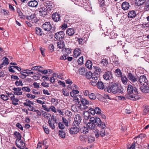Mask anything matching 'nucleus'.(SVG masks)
<instances>
[{
  "mask_svg": "<svg viewBox=\"0 0 149 149\" xmlns=\"http://www.w3.org/2000/svg\"><path fill=\"white\" fill-rule=\"evenodd\" d=\"M127 95L126 96L127 98L131 100L135 101L140 98V96L138 95L136 88L131 84H129L127 87Z\"/></svg>",
  "mask_w": 149,
  "mask_h": 149,
  "instance_id": "obj_1",
  "label": "nucleus"
},
{
  "mask_svg": "<svg viewBox=\"0 0 149 149\" xmlns=\"http://www.w3.org/2000/svg\"><path fill=\"white\" fill-rule=\"evenodd\" d=\"M104 90L105 92L112 93L114 94L123 93V89L118 83H115L108 86L104 87Z\"/></svg>",
  "mask_w": 149,
  "mask_h": 149,
  "instance_id": "obj_2",
  "label": "nucleus"
},
{
  "mask_svg": "<svg viewBox=\"0 0 149 149\" xmlns=\"http://www.w3.org/2000/svg\"><path fill=\"white\" fill-rule=\"evenodd\" d=\"M90 121L94 122L96 123L97 126L100 127L101 128H105L106 126L104 122H102L100 118L98 117L94 116L90 118Z\"/></svg>",
  "mask_w": 149,
  "mask_h": 149,
  "instance_id": "obj_3",
  "label": "nucleus"
},
{
  "mask_svg": "<svg viewBox=\"0 0 149 149\" xmlns=\"http://www.w3.org/2000/svg\"><path fill=\"white\" fill-rule=\"evenodd\" d=\"M80 102L81 104H80V107L81 110L87 109L89 105L91 104V102L85 98H81Z\"/></svg>",
  "mask_w": 149,
  "mask_h": 149,
  "instance_id": "obj_4",
  "label": "nucleus"
},
{
  "mask_svg": "<svg viewBox=\"0 0 149 149\" xmlns=\"http://www.w3.org/2000/svg\"><path fill=\"white\" fill-rule=\"evenodd\" d=\"M127 77L129 80L133 83V85L136 84L138 80L137 76L131 72H127Z\"/></svg>",
  "mask_w": 149,
  "mask_h": 149,
  "instance_id": "obj_5",
  "label": "nucleus"
},
{
  "mask_svg": "<svg viewBox=\"0 0 149 149\" xmlns=\"http://www.w3.org/2000/svg\"><path fill=\"white\" fill-rule=\"evenodd\" d=\"M140 84L142 86L147 85L148 84V81L145 75H142L140 76L138 78V82L137 83Z\"/></svg>",
  "mask_w": 149,
  "mask_h": 149,
  "instance_id": "obj_6",
  "label": "nucleus"
},
{
  "mask_svg": "<svg viewBox=\"0 0 149 149\" xmlns=\"http://www.w3.org/2000/svg\"><path fill=\"white\" fill-rule=\"evenodd\" d=\"M79 125L73 124L69 130L70 133L72 134H77L79 131Z\"/></svg>",
  "mask_w": 149,
  "mask_h": 149,
  "instance_id": "obj_7",
  "label": "nucleus"
},
{
  "mask_svg": "<svg viewBox=\"0 0 149 149\" xmlns=\"http://www.w3.org/2000/svg\"><path fill=\"white\" fill-rule=\"evenodd\" d=\"M44 5L47 9L48 11H50L54 9V4L53 2L47 1L44 2Z\"/></svg>",
  "mask_w": 149,
  "mask_h": 149,
  "instance_id": "obj_8",
  "label": "nucleus"
},
{
  "mask_svg": "<svg viewBox=\"0 0 149 149\" xmlns=\"http://www.w3.org/2000/svg\"><path fill=\"white\" fill-rule=\"evenodd\" d=\"M65 34L63 31H61L56 33L54 35V38L57 40H60V39H62L64 38L65 37Z\"/></svg>",
  "mask_w": 149,
  "mask_h": 149,
  "instance_id": "obj_9",
  "label": "nucleus"
},
{
  "mask_svg": "<svg viewBox=\"0 0 149 149\" xmlns=\"http://www.w3.org/2000/svg\"><path fill=\"white\" fill-rule=\"evenodd\" d=\"M42 27L44 30L47 31H50L52 29V25L49 22H45L42 25Z\"/></svg>",
  "mask_w": 149,
  "mask_h": 149,
  "instance_id": "obj_10",
  "label": "nucleus"
},
{
  "mask_svg": "<svg viewBox=\"0 0 149 149\" xmlns=\"http://www.w3.org/2000/svg\"><path fill=\"white\" fill-rule=\"evenodd\" d=\"M40 14V16L44 17L47 15V9L45 6L40 7L38 9Z\"/></svg>",
  "mask_w": 149,
  "mask_h": 149,
  "instance_id": "obj_11",
  "label": "nucleus"
},
{
  "mask_svg": "<svg viewBox=\"0 0 149 149\" xmlns=\"http://www.w3.org/2000/svg\"><path fill=\"white\" fill-rule=\"evenodd\" d=\"M82 120L81 117L79 114L76 115L74 118V121L73 124L79 125L80 124Z\"/></svg>",
  "mask_w": 149,
  "mask_h": 149,
  "instance_id": "obj_12",
  "label": "nucleus"
},
{
  "mask_svg": "<svg viewBox=\"0 0 149 149\" xmlns=\"http://www.w3.org/2000/svg\"><path fill=\"white\" fill-rule=\"evenodd\" d=\"M61 15L57 12L53 13L52 15V19L55 22H58L60 19Z\"/></svg>",
  "mask_w": 149,
  "mask_h": 149,
  "instance_id": "obj_13",
  "label": "nucleus"
},
{
  "mask_svg": "<svg viewBox=\"0 0 149 149\" xmlns=\"http://www.w3.org/2000/svg\"><path fill=\"white\" fill-rule=\"evenodd\" d=\"M13 136L15 138H17L15 141V144H17V142H19L22 137L21 134L19 132L17 131L15 132L13 134Z\"/></svg>",
  "mask_w": 149,
  "mask_h": 149,
  "instance_id": "obj_14",
  "label": "nucleus"
},
{
  "mask_svg": "<svg viewBox=\"0 0 149 149\" xmlns=\"http://www.w3.org/2000/svg\"><path fill=\"white\" fill-rule=\"evenodd\" d=\"M103 77L104 79L106 80H109L112 78V72L108 71L106 72L103 75Z\"/></svg>",
  "mask_w": 149,
  "mask_h": 149,
  "instance_id": "obj_15",
  "label": "nucleus"
},
{
  "mask_svg": "<svg viewBox=\"0 0 149 149\" xmlns=\"http://www.w3.org/2000/svg\"><path fill=\"white\" fill-rule=\"evenodd\" d=\"M21 88H13V90L15 91L13 92V93L16 95H22V92H20L21 90Z\"/></svg>",
  "mask_w": 149,
  "mask_h": 149,
  "instance_id": "obj_16",
  "label": "nucleus"
},
{
  "mask_svg": "<svg viewBox=\"0 0 149 149\" xmlns=\"http://www.w3.org/2000/svg\"><path fill=\"white\" fill-rule=\"evenodd\" d=\"M140 89L143 93H148L149 92V85H144L140 86Z\"/></svg>",
  "mask_w": 149,
  "mask_h": 149,
  "instance_id": "obj_17",
  "label": "nucleus"
},
{
  "mask_svg": "<svg viewBox=\"0 0 149 149\" xmlns=\"http://www.w3.org/2000/svg\"><path fill=\"white\" fill-rule=\"evenodd\" d=\"M57 44L58 48L60 49H64L65 45L64 41L62 40H60L57 42Z\"/></svg>",
  "mask_w": 149,
  "mask_h": 149,
  "instance_id": "obj_18",
  "label": "nucleus"
},
{
  "mask_svg": "<svg viewBox=\"0 0 149 149\" xmlns=\"http://www.w3.org/2000/svg\"><path fill=\"white\" fill-rule=\"evenodd\" d=\"M74 4L79 6H82V5L84 7L88 5V3L84 2V0H76V1L74 2Z\"/></svg>",
  "mask_w": 149,
  "mask_h": 149,
  "instance_id": "obj_19",
  "label": "nucleus"
},
{
  "mask_svg": "<svg viewBox=\"0 0 149 149\" xmlns=\"http://www.w3.org/2000/svg\"><path fill=\"white\" fill-rule=\"evenodd\" d=\"M75 33L74 30L72 28H68L66 31V34L69 36H73Z\"/></svg>",
  "mask_w": 149,
  "mask_h": 149,
  "instance_id": "obj_20",
  "label": "nucleus"
},
{
  "mask_svg": "<svg viewBox=\"0 0 149 149\" xmlns=\"http://www.w3.org/2000/svg\"><path fill=\"white\" fill-rule=\"evenodd\" d=\"M27 4L30 7H36L38 5V2L36 0H34L29 1Z\"/></svg>",
  "mask_w": 149,
  "mask_h": 149,
  "instance_id": "obj_21",
  "label": "nucleus"
},
{
  "mask_svg": "<svg viewBox=\"0 0 149 149\" xmlns=\"http://www.w3.org/2000/svg\"><path fill=\"white\" fill-rule=\"evenodd\" d=\"M130 6L129 3L126 1L123 2L121 5L122 8L124 10H128Z\"/></svg>",
  "mask_w": 149,
  "mask_h": 149,
  "instance_id": "obj_22",
  "label": "nucleus"
},
{
  "mask_svg": "<svg viewBox=\"0 0 149 149\" xmlns=\"http://www.w3.org/2000/svg\"><path fill=\"white\" fill-rule=\"evenodd\" d=\"M81 52V51L79 48L75 49L74 52V57L77 58L80 55Z\"/></svg>",
  "mask_w": 149,
  "mask_h": 149,
  "instance_id": "obj_23",
  "label": "nucleus"
},
{
  "mask_svg": "<svg viewBox=\"0 0 149 149\" xmlns=\"http://www.w3.org/2000/svg\"><path fill=\"white\" fill-rule=\"evenodd\" d=\"M87 125L88 127L90 130H94L95 128L96 125L94 122H88L87 123Z\"/></svg>",
  "mask_w": 149,
  "mask_h": 149,
  "instance_id": "obj_24",
  "label": "nucleus"
},
{
  "mask_svg": "<svg viewBox=\"0 0 149 149\" xmlns=\"http://www.w3.org/2000/svg\"><path fill=\"white\" fill-rule=\"evenodd\" d=\"M136 14L135 11L131 10L130 11L128 14V17L129 18H133L136 16Z\"/></svg>",
  "mask_w": 149,
  "mask_h": 149,
  "instance_id": "obj_25",
  "label": "nucleus"
},
{
  "mask_svg": "<svg viewBox=\"0 0 149 149\" xmlns=\"http://www.w3.org/2000/svg\"><path fill=\"white\" fill-rule=\"evenodd\" d=\"M35 32L36 34L39 36H41L42 35L43 31L40 28L36 27L35 29Z\"/></svg>",
  "mask_w": 149,
  "mask_h": 149,
  "instance_id": "obj_26",
  "label": "nucleus"
},
{
  "mask_svg": "<svg viewBox=\"0 0 149 149\" xmlns=\"http://www.w3.org/2000/svg\"><path fill=\"white\" fill-rule=\"evenodd\" d=\"M114 72L116 76L120 78L123 76L122 72L119 68L116 69Z\"/></svg>",
  "mask_w": 149,
  "mask_h": 149,
  "instance_id": "obj_27",
  "label": "nucleus"
},
{
  "mask_svg": "<svg viewBox=\"0 0 149 149\" xmlns=\"http://www.w3.org/2000/svg\"><path fill=\"white\" fill-rule=\"evenodd\" d=\"M79 139L80 140L83 142H86L88 140V136L86 134H83L79 136Z\"/></svg>",
  "mask_w": 149,
  "mask_h": 149,
  "instance_id": "obj_28",
  "label": "nucleus"
},
{
  "mask_svg": "<svg viewBox=\"0 0 149 149\" xmlns=\"http://www.w3.org/2000/svg\"><path fill=\"white\" fill-rule=\"evenodd\" d=\"M97 87L99 89H103L104 86L103 82L100 80V79L98 80L97 84Z\"/></svg>",
  "mask_w": 149,
  "mask_h": 149,
  "instance_id": "obj_29",
  "label": "nucleus"
},
{
  "mask_svg": "<svg viewBox=\"0 0 149 149\" xmlns=\"http://www.w3.org/2000/svg\"><path fill=\"white\" fill-rule=\"evenodd\" d=\"M120 78H121V80L123 84L125 85L126 84L128 81L127 77L125 75H123Z\"/></svg>",
  "mask_w": 149,
  "mask_h": 149,
  "instance_id": "obj_30",
  "label": "nucleus"
},
{
  "mask_svg": "<svg viewBox=\"0 0 149 149\" xmlns=\"http://www.w3.org/2000/svg\"><path fill=\"white\" fill-rule=\"evenodd\" d=\"M86 71V70L84 67L80 68L79 70V73L81 75H85Z\"/></svg>",
  "mask_w": 149,
  "mask_h": 149,
  "instance_id": "obj_31",
  "label": "nucleus"
},
{
  "mask_svg": "<svg viewBox=\"0 0 149 149\" xmlns=\"http://www.w3.org/2000/svg\"><path fill=\"white\" fill-rule=\"evenodd\" d=\"M80 109V106H78L75 104L73 105L71 107V109L74 112H78Z\"/></svg>",
  "mask_w": 149,
  "mask_h": 149,
  "instance_id": "obj_32",
  "label": "nucleus"
},
{
  "mask_svg": "<svg viewBox=\"0 0 149 149\" xmlns=\"http://www.w3.org/2000/svg\"><path fill=\"white\" fill-rule=\"evenodd\" d=\"M99 74L96 72H94L92 73L91 78L92 79H94L95 80L99 79Z\"/></svg>",
  "mask_w": 149,
  "mask_h": 149,
  "instance_id": "obj_33",
  "label": "nucleus"
},
{
  "mask_svg": "<svg viewBox=\"0 0 149 149\" xmlns=\"http://www.w3.org/2000/svg\"><path fill=\"white\" fill-rule=\"evenodd\" d=\"M79 91L78 90H73L72 91L70 92L71 96L72 97H76V94L79 93Z\"/></svg>",
  "mask_w": 149,
  "mask_h": 149,
  "instance_id": "obj_34",
  "label": "nucleus"
},
{
  "mask_svg": "<svg viewBox=\"0 0 149 149\" xmlns=\"http://www.w3.org/2000/svg\"><path fill=\"white\" fill-rule=\"evenodd\" d=\"M86 66L89 69H91L92 68V63L91 61L90 60L87 61L86 64Z\"/></svg>",
  "mask_w": 149,
  "mask_h": 149,
  "instance_id": "obj_35",
  "label": "nucleus"
},
{
  "mask_svg": "<svg viewBox=\"0 0 149 149\" xmlns=\"http://www.w3.org/2000/svg\"><path fill=\"white\" fill-rule=\"evenodd\" d=\"M20 149H24L25 147V143H22L19 144V142H17V144H15Z\"/></svg>",
  "mask_w": 149,
  "mask_h": 149,
  "instance_id": "obj_36",
  "label": "nucleus"
},
{
  "mask_svg": "<svg viewBox=\"0 0 149 149\" xmlns=\"http://www.w3.org/2000/svg\"><path fill=\"white\" fill-rule=\"evenodd\" d=\"M52 119H50L48 120V123L49 124V127L51 128L54 129L55 128V126L54 125V123L52 122Z\"/></svg>",
  "mask_w": 149,
  "mask_h": 149,
  "instance_id": "obj_37",
  "label": "nucleus"
},
{
  "mask_svg": "<svg viewBox=\"0 0 149 149\" xmlns=\"http://www.w3.org/2000/svg\"><path fill=\"white\" fill-rule=\"evenodd\" d=\"M80 130L81 132L83 133L84 134L86 133L88 131V128L85 127H82L80 129Z\"/></svg>",
  "mask_w": 149,
  "mask_h": 149,
  "instance_id": "obj_38",
  "label": "nucleus"
},
{
  "mask_svg": "<svg viewBox=\"0 0 149 149\" xmlns=\"http://www.w3.org/2000/svg\"><path fill=\"white\" fill-rule=\"evenodd\" d=\"M48 50L49 53H52L54 51V46L53 44H51L49 46Z\"/></svg>",
  "mask_w": 149,
  "mask_h": 149,
  "instance_id": "obj_39",
  "label": "nucleus"
},
{
  "mask_svg": "<svg viewBox=\"0 0 149 149\" xmlns=\"http://www.w3.org/2000/svg\"><path fill=\"white\" fill-rule=\"evenodd\" d=\"M98 80H95L94 79H92V80L90 82V83L91 85L94 86H97V84L98 82Z\"/></svg>",
  "mask_w": 149,
  "mask_h": 149,
  "instance_id": "obj_40",
  "label": "nucleus"
},
{
  "mask_svg": "<svg viewBox=\"0 0 149 149\" xmlns=\"http://www.w3.org/2000/svg\"><path fill=\"white\" fill-rule=\"evenodd\" d=\"M36 18L35 17V16L31 15L30 16H25L24 19H26L27 20H29V21L30 22L31 21L33 20V19Z\"/></svg>",
  "mask_w": 149,
  "mask_h": 149,
  "instance_id": "obj_41",
  "label": "nucleus"
},
{
  "mask_svg": "<svg viewBox=\"0 0 149 149\" xmlns=\"http://www.w3.org/2000/svg\"><path fill=\"white\" fill-rule=\"evenodd\" d=\"M85 74L86 78L88 79H90L91 78L92 73L90 71H89L88 72H86Z\"/></svg>",
  "mask_w": 149,
  "mask_h": 149,
  "instance_id": "obj_42",
  "label": "nucleus"
},
{
  "mask_svg": "<svg viewBox=\"0 0 149 149\" xmlns=\"http://www.w3.org/2000/svg\"><path fill=\"white\" fill-rule=\"evenodd\" d=\"M89 97L91 100H95L96 98V96L93 93H91L89 95Z\"/></svg>",
  "mask_w": 149,
  "mask_h": 149,
  "instance_id": "obj_43",
  "label": "nucleus"
},
{
  "mask_svg": "<svg viewBox=\"0 0 149 149\" xmlns=\"http://www.w3.org/2000/svg\"><path fill=\"white\" fill-rule=\"evenodd\" d=\"M94 132L95 133V135L96 138H98L100 135V131L96 129L95 130Z\"/></svg>",
  "mask_w": 149,
  "mask_h": 149,
  "instance_id": "obj_44",
  "label": "nucleus"
},
{
  "mask_svg": "<svg viewBox=\"0 0 149 149\" xmlns=\"http://www.w3.org/2000/svg\"><path fill=\"white\" fill-rule=\"evenodd\" d=\"M59 133L61 138H64L65 137V133L62 130H60L59 132Z\"/></svg>",
  "mask_w": 149,
  "mask_h": 149,
  "instance_id": "obj_45",
  "label": "nucleus"
},
{
  "mask_svg": "<svg viewBox=\"0 0 149 149\" xmlns=\"http://www.w3.org/2000/svg\"><path fill=\"white\" fill-rule=\"evenodd\" d=\"M143 113L145 114H147L149 112V106H145V109H144Z\"/></svg>",
  "mask_w": 149,
  "mask_h": 149,
  "instance_id": "obj_46",
  "label": "nucleus"
},
{
  "mask_svg": "<svg viewBox=\"0 0 149 149\" xmlns=\"http://www.w3.org/2000/svg\"><path fill=\"white\" fill-rule=\"evenodd\" d=\"M22 89L23 91L27 92H29L31 91L30 88L27 86L23 87Z\"/></svg>",
  "mask_w": 149,
  "mask_h": 149,
  "instance_id": "obj_47",
  "label": "nucleus"
},
{
  "mask_svg": "<svg viewBox=\"0 0 149 149\" xmlns=\"http://www.w3.org/2000/svg\"><path fill=\"white\" fill-rule=\"evenodd\" d=\"M40 50L42 55L44 57L45 56V48H42L41 47H40Z\"/></svg>",
  "mask_w": 149,
  "mask_h": 149,
  "instance_id": "obj_48",
  "label": "nucleus"
},
{
  "mask_svg": "<svg viewBox=\"0 0 149 149\" xmlns=\"http://www.w3.org/2000/svg\"><path fill=\"white\" fill-rule=\"evenodd\" d=\"M101 63L104 66H107V65L108 64V61L107 60L105 59H103L102 60Z\"/></svg>",
  "mask_w": 149,
  "mask_h": 149,
  "instance_id": "obj_49",
  "label": "nucleus"
},
{
  "mask_svg": "<svg viewBox=\"0 0 149 149\" xmlns=\"http://www.w3.org/2000/svg\"><path fill=\"white\" fill-rule=\"evenodd\" d=\"M15 85L17 86H22L23 85L22 81V80L16 81L15 82Z\"/></svg>",
  "mask_w": 149,
  "mask_h": 149,
  "instance_id": "obj_50",
  "label": "nucleus"
},
{
  "mask_svg": "<svg viewBox=\"0 0 149 149\" xmlns=\"http://www.w3.org/2000/svg\"><path fill=\"white\" fill-rule=\"evenodd\" d=\"M88 142L89 143H91L94 142L95 140V138L94 137L90 136L88 137Z\"/></svg>",
  "mask_w": 149,
  "mask_h": 149,
  "instance_id": "obj_51",
  "label": "nucleus"
},
{
  "mask_svg": "<svg viewBox=\"0 0 149 149\" xmlns=\"http://www.w3.org/2000/svg\"><path fill=\"white\" fill-rule=\"evenodd\" d=\"M58 127L60 129H63L64 128L65 126L63 122H60L58 124Z\"/></svg>",
  "mask_w": 149,
  "mask_h": 149,
  "instance_id": "obj_52",
  "label": "nucleus"
},
{
  "mask_svg": "<svg viewBox=\"0 0 149 149\" xmlns=\"http://www.w3.org/2000/svg\"><path fill=\"white\" fill-rule=\"evenodd\" d=\"M25 72H24L23 71L21 72L20 74L19 75V77L22 78V79L25 78L26 77V76L25 74Z\"/></svg>",
  "mask_w": 149,
  "mask_h": 149,
  "instance_id": "obj_53",
  "label": "nucleus"
},
{
  "mask_svg": "<svg viewBox=\"0 0 149 149\" xmlns=\"http://www.w3.org/2000/svg\"><path fill=\"white\" fill-rule=\"evenodd\" d=\"M62 119L63 123H64L66 126H68V121L66 119L63 117L62 118Z\"/></svg>",
  "mask_w": 149,
  "mask_h": 149,
  "instance_id": "obj_54",
  "label": "nucleus"
},
{
  "mask_svg": "<svg viewBox=\"0 0 149 149\" xmlns=\"http://www.w3.org/2000/svg\"><path fill=\"white\" fill-rule=\"evenodd\" d=\"M104 128H101L100 131V136L101 137H103L105 135V133Z\"/></svg>",
  "mask_w": 149,
  "mask_h": 149,
  "instance_id": "obj_55",
  "label": "nucleus"
},
{
  "mask_svg": "<svg viewBox=\"0 0 149 149\" xmlns=\"http://www.w3.org/2000/svg\"><path fill=\"white\" fill-rule=\"evenodd\" d=\"M1 97L2 99L4 101H6L8 99V98L7 95H4L2 94L1 95Z\"/></svg>",
  "mask_w": 149,
  "mask_h": 149,
  "instance_id": "obj_56",
  "label": "nucleus"
},
{
  "mask_svg": "<svg viewBox=\"0 0 149 149\" xmlns=\"http://www.w3.org/2000/svg\"><path fill=\"white\" fill-rule=\"evenodd\" d=\"M64 49L65 50V52L66 53L67 55L70 54L72 52V50L69 48H64Z\"/></svg>",
  "mask_w": 149,
  "mask_h": 149,
  "instance_id": "obj_57",
  "label": "nucleus"
},
{
  "mask_svg": "<svg viewBox=\"0 0 149 149\" xmlns=\"http://www.w3.org/2000/svg\"><path fill=\"white\" fill-rule=\"evenodd\" d=\"M43 128L45 131V132L47 134H48L49 133V128L47 127V126L44 127L43 126Z\"/></svg>",
  "mask_w": 149,
  "mask_h": 149,
  "instance_id": "obj_58",
  "label": "nucleus"
},
{
  "mask_svg": "<svg viewBox=\"0 0 149 149\" xmlns=\"http://www.w3.org/2000/svg\"><path fill=\"white\" fill-rule=\"evenodd\" d=\"M65 114L70 117H71L72 115V113L70 111L68 110L65 111Z\"/></svg>",
  "mask_w": 149,
  "mask_h": 149,
  "instance_id": "obj_59",
  "label": "nucleus"
},
{
  "mask_svg": "<svg viewBox=\"0 0 149 149\" xmlns=\"http://www.w3.org/2000/svg\"><path fill=\"white\" fill-rule=\"evenodd\" d=\"M49 111L51 110L52 111L55 113L56 112V109L53 106H51L49 107Z\"/></svg>",
  "mask_w": 149,
  "mask_h": 149,
  "instance_id": "obj_60",
  "label": "nucleus"
},
{
  "mask_svg": "<svg viewBox=\"0 0 149 149\" xmlns=\"http://www.w3.org/2000/svg\"><path fill=\"white\" fill-rule=\"evenodd\" d=\"M83 57L82 56L80 57L78 60V64L80 65H82L83 64Z\"/></svg>",
  "mask_w": 149,
  "mask_h": 149,
  "instance_id": "obj_61",
  "label": "nucleus"
},
{
  "mask_svg": "<svg viewBox=\"0 0 149 149\" xmlns=\"http://www.w3.org/2000/svg\"><path fill=\"white\" fill-rule=\"evenodd\" d=\"M88 111L89 112H90L93 115H94L95 113L96 112L95 111V109L90 108L89 109Z\"/></svg>",
  "mask_w": 149,
  "mask_h": 149,
  "instance_id": "obj_62",
  "label": "nucleus"
},
{
  "mask_svg": "<svg viewBox=\"0 0 149 149\" xmlns=\"http://www.w3.org/2000/svg\"><path fill=\"white\" fill-rule=\"evenodd\" d=\"M95 113L97 114H100L101 113V110L98 107H96L95 108Z\"/></svg>",
  "mask_w": 149,
  "mask_h": 149,
  "instance_id": "obj_63",
  "label": "nucleus"
},
{
  "mask_svg": "<svg viewBox=\"0 0 149 149\" xmlns=\"http://www.w3.org/2000/svg\"><path fill=\"white\" fill-rule=\"evenodd\" d=\"M16 126L21 130L23 131V127L20 123H17L16 125Z\"/></svg>",
  "mask_w": 149,
  "mask_h": 149,
  "instance_id": "obj_64",
  "label": "nucleus"
}]
</instances>
